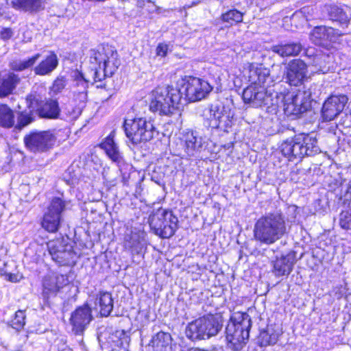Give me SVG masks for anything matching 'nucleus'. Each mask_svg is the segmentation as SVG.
<instances>
[{
  "mask_svg": "<svg viewBox=\"0 0 351 351\" xmlns=\"http://www.w3.org/2000/svg\"><path fill=\"white\" fill-rule=\"evenodd\" d=\"M25 311L19 310L15 313L14 317L10 321V326L16 330H21L25 325Z\"/></svg>",
  "mask_w": 351,
  "mask_h": 351,
  "instance_id": "a19ab883",
  "label": "nucleus"
},
{
  "mask_svg": "<svg viewBox=\"0 0 351 351\" xmlns=\"http://www.w3.org/2000/svg\"><path fill=\"white\" fill-rule=\"evenodd\" d=\"M242 97L245 104L254 108L275 106L271 98V94H268V90L264 86L250 84L243 90Z\"/></svg>",
  "mask_w": 351,
  "mask_h": 351,
  "instance_id": "ddd939ff",
  "label": "nucleus"
},
{
  "mask_svg": "<svg viewBox=\"0 0 351 351\" xmlns=\"http://www.w3.org/2000/svg\"><path fill=\"white\" fill-rule=\"evenodd\" d=\"M248 78L251 84L264 86L266 90L273 83L269 69L261 64L251 63L248 69Z\"/></svg>",
  "mask_w": 351,
  "mask_h": 351,
  "instance_id": "a211bd4d",
  "label": "nucleus"
},
{
  "mask_svg": "<svg viewBox=\"0 0 351 351\" xmlns=\"http://www.w3.org/2000/svg\"><path fill=\"white\" fill-rule=\"evenodd\" d=\"M58 59L53 51L43 60L37 66L34 68V72L37 75H47L51 74L58 66Z\"/></svg>",
  "mask_w": 351,
  "mask_h": 351,
  "instance_id": "bb28decb",
  "label": "nucleus"
},
{
  "mask_svg": "<svg viewBox=\"0 0 351 351\" xmlns=\"http://www.w3.org/2000/svg\"><path fill=\"white\" fill-rule=\"evenodd\" d=\"M10 265L5 262H0V276L5 277L11 271Z\"/></svg>",
  "mask_w": 351,
  "mask_h": 351,
  "instance_id": "864d4df0",
  "label": "nucleus"
},
{
  "mask_svg": "<svg viewBox=\"0 0 351 351\" xmlns=\"http://www.w3.org/2000/svg\"><path fill=\"white\" fill-rule=\"evenodd\" d=\"M281 331L274 326H267V328L260 332L258 341L260 346L266 347L277 343Z\"/></svg>",
  "mask_w": 351,
  "mask_h": 351,
  "instance_id": "c756f323",
  "label": "nucleus"
},
{
  "mask_svg": "<svg viewBox=\"0 0 351 351\" xmlns=\"http://www.w3.org/2000/svg\"><path fill=\"white\" fill-rule=\"evenodd\" d=\"M56 347L58 351H73L62 339L58 341Z\"/></svg>",
  "mask_w": 351,
  "mask_h": 351,
  "instance_id": "6e6d98bb",
  "label": "nucleus"
},
{
  "mask_svg": "<svg viewBox=\"0 0 351 351\" xmlns=\"http://www.w3.org/2000/svg\"><path fill=\"white\" fill-rule=\"evenodd\" d=\"M10 5L16 10L36 14L45 9L44 0H12Z\"/></svg>",
  "mask_w": 351,
  "mask_h": 351,
  "instance_id": "b1692460",
  "label": "nucleus"
},
{
  "mask_svg": "<svg viewBox=\"0 0 351 351\" xmlns=\"http://www.w3.org/2000/svg\"><path fill=\"white\" fill-rule=\"evenodd\" d=\"M115 132L112 131L109 135L101 143L99 147L102 149L108 158L119 167L124 165V158L117 143L114 141Z\"/></svg>",
  "mask_w": 351,
  "mask_h": 351,
  "instance_id": "6ab92c4d",
  "label": "nucleus"
},
{
  "mask_svg": "<svg viewBox=\"0 0 351 351\" xmlns=\"http://www.w3.org/2000/svg\"><path fill=\"white\" fill-rule=\"evenodd\" d=\"M202 326L200 317L189 323L185 330L186 337L192 341L207 339Z\"/></svg>",
  "mask_w": 351,
  "mask_h": 351,
  "instance_id": "2f4dec72",
  "label": "nucleus"
},
{
  "mask_svg": "<svg viewBox=\"0 0 351 351\" xmlns=\"http://www.w3.org/2000/svg\"><path fill=\"white\" fill-rule=\"evenodd\" d=\"M152 180H154L156 183H159V181H160V180H158V179H155V178L153 175L152 176Z\"/></svg>",
  "mask_w": 351,
  "mask_h": 351,
  "instance_id": "13d9d810",
  "label": "nucleus"
},
{
  "mask_svg": "<svg viewBox=\"0 0 351 351\" xmlns=\"http://www.w3.org/2000/svg\"><path fill=\"white\" fill-rule=\"evenodd\" d=\"M123 127L127 138L135 145L150 141L158 134L153 121L145 117L125 119Z\"/></svg>",
  "mask_w": 351,
  "mask_h": 351,
  "instance_id": "423d86ee",
  "label": "nucleus"
},
{
  "mask_svg": "<svg viewBox=\"0 0 351 351\" xmlns=\"http://www.w3.org/2000/svg\"><path fill=\"white\" fill-rule=\"evenodd\" d=\"M309 95L306 93H298L291 95V97L285 99L284 110L287 115H294L300 117L304 112L311 109L312 105L309 104L308 100L306 99Z\"/></svg>",
  "mask_w": 351,
  "mask_h": 351,
  "instance_id": "2eb2a0df",
  "label": "nucleus"
},
{
  "mask_svg": "<svg viewBox=\"0 0 351 351\" xmlns=\"http://www.w3.org/2000/svg\"><path fill=\"white\" fill-rule=\"evenodd\" d=\"M14 35V32L11 28L3 27L0 32V38L3 41L10 40Z\"/></svg>",
  "mask_w": 351,
  "mask_h": 351,
  "instance_id": "8fccbe9b",
  "label": "nucleus"
},
{
  "mask_svg": "<svg viewBox=\"0 0 351 351\" xmlns=\"http://www.w3.org/2000/svg\"><path fill=\"white\" fill-rule=\"evenodd\" d=\"M252 327V320L247 313H235L226 327L227 347L239 351L246 345Z\"/></svg>",
  "mask_w": 351,
  "mask_h": 351,
  "instance_id": "20e7f679",
  "label": "nucleus"
},
{
  "mask_svg": "<svg viewBox=\"0 0 351 351\" xmlns=\"http://www.w3.org/2000/svg\"><path fill=\"white\" fill-rule=\"evenodd\" d=\"M116 334H117V335H119L120 337H121V336H125V331H124L123 330H117V331H116Z\"/></svg>",
  "mask_w": 351,
  "mask_h": 351,
  "instance_id": "4d7b16f0",
  "label": "nucleus"
},
{
  "mask_svg": "<svg viewBox=\"0 0 351 351\" xmlns=\"http://www.w3.org/2000/svg\"><path fill=\"white\" fill-rule=\"evenodd\" d=\"M348 97L344 95H331L324 103L322 115L326 121L333 120L344 109Z\"/></svg>",
  "mask_w": 351,
  "mask_h": 351,
  "instance_id": "f3484780",
  "label": "nucleus"
},
{
  "mask_svg": "<svg viewBox=\"0 0 351 351\" xmlns=\"http://www.w3.org/2000/svg\"><path fill=\"white\" fill-rule=\"evenodd\" d=\"M287 233L285 217L280 211L268 213L255 223L254 237L262 244L271 245Z\"/></svg>",
  "mask_w": 351,
  "mask_h": 351,
  "instance_id": "f03ea898",
  "label": "nucleus"
},
{
  "mask_svg": "<svg viewBox=\"0 0 351 351\" xmlns=\"http://www.w3.org/2000/svg\"><path fill=\"white\" fill-rule=\"evenodd\" d=\"M184 152L189 156L199 153L206 143L205 138L199 136L197 131H189L184 135Z\"/></svg>",
  "mask_w": 351,
  "mask_h": 351,
  "instance_id": "412c9836",
  "label": "nucleus"
},
{
  "mask_svg": "<svg viewBox=\"0 0 351 351\" xmlns=\"http://www.w3.org/2000/svg\"><path fill=\"white\" fill-rule=\"evenodd\" d=\"M343 204H347L351 202V183H349L346 186L345 191L342 192L340 197Z\"/></svg>",
  "mask_w": 351,
  "mask_h": 351,
  "instance_id": "3c124183",
  "label": "nucleus"
},
{
  "mask_svg": "<svg viewBox=\"0 0 351 351\" xmlns=\"http://www.w3.org/2000/svg\"><path fill=\"white\" fill-rule=\"evenodd\" d=\"M295 262L293 253H289L276 258L274 262V273L276 276H288L292 271Z\"/></svg>",
  "mask_w": 351,
  "mask_h": 351,
  "instance_id": "393cba45",
  "label": "nucleus"
},
{
  "mask_svg": "<svg viewBox=\"0 0 351 351\" xmlns=\"http://www.w3.org/2000/svg\"><path fill=\"white\" fill-rule=\"evenodd\" d=\"M66 202L60 197H53L50 202L42 221V226L49 232L58 231L65 210Z\"/></svg>",
  "mask_w": 351,
  "mask_h": 351,
  "instance_id": "9b49d317",
  "label": "nucleus"
},
{
  "mask_svg": "<svg viewBox=\"0 0 351 351\" xmlns=\"http://www.w3.org/2000/svg\"><path fill=\"white\" fill-rule=\"evenodd\" d=\"M66 84V78L64 76H59L54 80L51 86V90L54 93H59L65 88Z\"/></svg>",
  "mask_w": 351,
  "mask_h": 351,
  "instance_id": "09e8293b",
  "label": "nucleus"
},
{
  "mask_svg": "<svg viewBox=\"0 0 351 351\" xmlns=\"http://www.w3.org/2000/svg\"><path fill=\"white\" fill-rule=\"evenodd\" d=\"M303 49V46L298 42H289L273 45L271 47L272 52L279 55L281 57L296 56L300 54Z\"/></svg>",
  "mask_w": 351,
  "mask_h": 351,
  "instance_id": "a878e982",
  "label": "nucleus"
},
{
  "mask_svg": "<svg viewBox=\"0 0 351 351\" xmlns=\"http://www.w3.org/2000/svg\"><path fill=\"white\" fill-rule=\"evenodd\" d=\"M20 77L14 73L0 76V97L10 95L20 82Z\"/></svg>",
  "mask_w": 351,
  "mask_h": 351,
  "instance_id": "7c9ffc66",
  "label": "nucleus"
},
{
  "mask_svg": "<svg viewBox=\"0 0 351 351\" xmlns=\"http://www.w3.org/2000/svg\"><path fill=\"white\" fill-rule=\"evenodd\" d=\"M313 12V8L312 7L305 6L300 10L296 11L293 15V19L302 17L305 21H308L311 19Z\"/></svg>",
  "mask_w": 351,
  "mask_h": 351,
  "instance_id": "49530a36",
  "label": "nucleus"
},
{
  "mask_svg": "<svg viewBox=\"0 0 351 351\" xmlns=\"http://www.w3.org/2000/svg\"><path fill=\"white\" fill-rule=\"evenodd\" d=\"M40 57V53H36L27 60H14L10 62L9 66L10 69L15 71H23L25 69L31 68Z\"/></svg>",
  "mask_w": 351,
  "mask_h": 351,
  "instance_id": "c9c22d12",
  "label": "nucleus"
},
{
  "mask_svg": "<svg viewBox=\"0 0 351 351\" xmlns=\"http://www.w3.org/2000/svg\"><path fill=\"white\" fill-rule=\"evenodd\" d=\"M99 308L100 314L102 317L108 316L113 309V300L111 293L109 292H100L99 296L97 298Z\"/></svg>",
  "mask_w": 351,
  "mask_h": 351,
  "instance_id": "72a5a7b5",
  "label": "nucleus"
},
{
  "mask_svg": "<svg viewBox=\"0 0 351 351\" xmlns=\"http://www.w3.org/2000/svg\"><path fill=\"white\" fill-rule=\"evenodd\" d=\"M182 101V93L172 86H159L152 92L149 109L160 115L170 116L179 108Z\"/></svg>",
  "mask_w": 351,
  "mask_h": 351,
  "instance_id": "39448f33",
  "label": "nucleus"
},
{
  "mask_svg": "<svg viewBox=\"0 0 351 351\" xmlns=\"http://www.w3.org/2000/svg\"><path fill=\"white\" fill-rule=\"evenodd\" d=\"M137 6L144 9L147 13H158L160 8L151 0H138Z\"/></svg>",
  "mask_w": 351,
  "mask_h": 351,
  "instance_id": "79ce46f5",
  "label": "nucleus"
},
{
  "mask_svg": "<svg viewBox=\"0 0 351 351\" xmlns=\"http://www.w3.org/2000/svg\"><path fill=\"white\" fill-rule=\"evenodd\" d=\"M56 137L50 131L32 132L24 137L25 147L30 152H45L55 145Z\"/></svg>",
  "mask_w": 351,
  "mask_h": 351,
  "instance_id": "f8f14e48",
  "label": "nucleus"
},
{
  "mask_svg": "<svg viewBox=\"0 0 351 351\" xmlns=\"http://www.w3.org/2000/svg\"><path fill=\"white\" fill-rule=\"evenodd\" d=\"M226 107L218 104H211L209 108V127L213 128V122H218L222 114L225 112Z\"/></svg>",
  "mask_w": 351,
  "mask_h": 351,
  "instance_id": "ea45409f",
  "label": "nucleus"
},
{
  "mask_svg": "<svg viewBox=\"0 0 351 351\" xmlns=\"http://www.w3.org/2000/svg\"><path fill=\"white\" fill-rule=\"evenodd\" d=\"M244 13L232 8L221 14L219 19L226 23L228 27H231L243 22Z\"/></svg>",
  "mask_w": 351,
  "mask_h": 351,
  "instance_id": "f704fd0d",
  "label": "nucleus"
},
{
  "mask_svg": "<svg viewBox=\"0 0 351 351\" xmlns=\"http://www.w3.org/2000/svg\"><path fill=\"white\" fill-rule=\"evenodd\" d=\"M298 93H306V95H309L308 97L306 99L308 100L309 104L311 105L313 101H315L319 95V89H317V85L313 84L311 85L307 90L298 92Z\"/></svg>",
  "mask_w": 351,
  "mask_h": 351,
  "instance_id": "a18cd8bd",
  "label": "nucleus"
},
{
  "mask_svg": "<svg viewBox=\"0 0 351 351\" xmlns=\"http://www.w3.org/2000/svg\"><path fill=\"white\" fill-rule=\"evenodd\" d=\"M68 284V278L64 275L45 276L43 282V296L45 299L56 295L61 288Z\"/></svg>",
  "mask_w": 351,
  "mask_h": 351,
  "instance_id": "aec40b11",
  "label": "nucleus"
},
{
  "mask_svg": "<svg viewBox=\"0 0 351 351\" xmlns=\"http://www.w3.org/2000/svg\"><path fill=\"white\" fill-rule=\"evenodd\" d=\"M33 121V117L27 113H21L17 121L16 128L19 130H21L24 127L27 126Z\"/></svg>",
  "mask_w": 351,
  "mask_h": 351,
  "instance_id": "de8ad7c7",
  "label": "nucleus"
},
{
  "mask_svg": "<svg viewBox=\"0 0 351 351\" xmlns=\"http://www.w3.org/2000/svg\"><path fill=\"white\" fill-rule=\"evenodd\" d=\"M339 225L344 230H351V209L340 213Z\"/></svg>",
  "mask_w": 351,
  "mask_h": 351,
  "instance_id": "37998d69",
  "label": "nucleus"
},
{
  "mask_svg": "<svg viewBox=\"0 0 351 351\" xmlns=\"http://www.w3.org/2000/svg\"><path fill=\"white\" fill-rule=\"evenodd\" d=\"M124 246L132 254H140L143 252L144 243L137 233L127 234L124 239Z\"/></svg>",
  "mask_w": 351,
  "mask_h": 351,
  "instance_id": "473e14b6",
  "label": "nucleus"
},
{
  "mask_svg": "<svg viewBox=\"0 0 351 351\" xmlns=\"http://www.w3.org/2000/svg\"><path fill=\"white\" fill-rule=\"evenodd\" d=\"M92 319L91 308L87 304L78 307L72 313L70 318L72 331L75 335H83Z\"/></svg>",
  "mask_w": 351,
  "mask_h": 351,
  "instance_id": "dca6fc26",
  "label": "nucleus"
},
{
  "mask_svg": "<svg viewBox=\"0 0 351 351\" xmlns=\"http://www.w3.org/2000/svg\"><path fill=\"white\" fill-rule=\"evenodd\" d=\"M47 248L52 260L60 265H73L77 254L67 239L59 238L47 243Z\"/></svg>",
  "mask_w": 351,
  "mask_h": 351,
  "instance_id": "1a4fd4ad",
  "label": "nucleus"
},
{
  "mask_svg": "<svg viewBox=\"0 0 351 351\" xmlns=\"http://www.w3.org/2000/svg\"><path fill=\"white\" fill-rule=\"evenodd\" d=\"M282 154L289 160L314 156L321 152L315 133H299L280 145Z\"/></svg>",
  "mask_w": 351,
  "mask_h": 351,
  "instance_id": "7ed1b4c3",
  "label": "nucleus"
},
{
  "mask_svg": "<svg viewBox=\"0 0 351 351\" xmlns=\"http://www.w3.org/2000/svg\"><path fill=\"white\" fill-rule=\"evenodd\" d=\"M156 55L160 57H165L167 54L168 46L166 44L160 43L156 47Z\"/></svg>",
  "mask_w": 351,
  "mask_h": 351,
  "instance_id": "603ef678",
  "label": "nucleus"
},
{
  "mask_svg": "<svg viewBox=\"0 0 351 351\" xmlns=\"http://www.w3.org/2000/svg\"><path fill=\"white\" fill-rule=\"evenodd\" d=\"M328 12L331 20L338 22L341 25L347 26L351 19L350 8L348 6L339 7L332 5L329 6Z\"/></svg>",
  "mask_w": 351,
  "mask_h": 351,
  "instance_id": "c85d7f7f",
  "label": "nucleus"
},
{
  "mask_svg": "<svg viewBox=\"0 0 351 351\" xmlns=\"http://www.w3.org/2000/svg\"><path fill=\"white\" fill-rule=\"evenodd\" d=\"M178 219L172 211L160 208L149 217V223L156 234L162 238H170L178 228Z\"/></svg>",
  "mask_w": 351,
  "mask_h": 351,
  "instance_id": "0eeeda50",
  "label": "nucleus"
},
{
  "mask_svg": "<svg viewBox=\"0 0 351 351\" xmlns=\"http://www.w3.org/2000/svg\"><path fill=\"white\" fill-rule=\"evenodd\" d=\"M232 117L233 116L230 111L226 108L225 112L222 114L219 121L213 122V128L228 132V130L232 126Z\"/></svg>",
  "mask_w": 351,
  "mask_h": 351,
  "instance_id": "4c0bfd02",
  "label": "nucleus"
},
{
  "mask_svg": "<svg viewBox=\"0 0 351 351\" xmlns=\"http://www.w3.org/2000/svg\"><path fill=\"white\" fill-rule=\"evenodd\" d=\"M171 340L169 333L159 332L152 337L148 344V351H171Z\"/></svg>",
  "mask_w": 351,
  "mask_h": 351,
  "instance_id": "cd10ccee",
  "label": "nucleus"
},
{
  "mask_svg": "<svg viewBox=\"0 0 351 351\" xmlns=\"http://www.w3.org/2000/svg\"><path fill=\"white\" fill-rule=\"evenodd\" d=\"M120 64L118 53L110 45L101 46L90 50V66L87 71L82 73L75 70L72 77L77 90H87L89 83L101 82L97 87L111 90L108 83Z\"/></svg>",
  "mask_w": 351,
  "mask_h": 351,
  "instance_id": "f257e3e1",
  "label": "nucleus"
},
{
  "mask_svg": "<svg viewBox=\"0 0 351 351\" xmlns=\"http://www.w3.org/2000/svg\"><path fill=\"white\" fill-rule=\"evenodd\" d=\"M14 123V115L12 110L5 104H0V125L11 128Z\"/></svg>",
  "mask_w": 351,
  "mask_h": 351,
  "instance_id": "e433bc0d",
  "label": "nucleus"
},
{
  "mask_svg": "<svg viewBox=\"0 0 351 351\" xmlns=\"http://www.w3.org/2000/svg\"><path fill=\"white\" fill-rule=\"evenodd\" d=\"M200 319L207 339L217 335L222 328L223 318L220 315L209 314Z\"/></svg>",
  "mask_w": 351,
  "mask_h": 351,
  "instance_id": "5701e85b",
  "label": "nucleus"
},
{
  "mask_svg": "<svg viewBox=\"0 0 351 351\" xmlns=\"http://www.w3.org/2000/svg\"><path fill=\"white\" fill-rule=\"evenodd\" d=\"M82 110L83 108H82V107L71 101L63 107L62 114L65 116L66 119L72 121L79 117L82 112Z\"/></svg>",
  "mask_w": 351,
  "mask_h": 351,
  "instance_id": "58836bf2",
  "label": "nucleus"
},
{
  "mask_svg": "<svg viewBox=\"0 0 351 351\" xmlns=\"http://www.w3.org/2000/svg\"><path fill=\"white\" fill-rule=\"evenodd\" d=\"M29 108L36 110L40 117L57 119L60 114V108L57 100L49 99L43 101L40 95L36 92L31 93L26 97Z\"/></svg>",
  "mask_w": 351,
  "mask_h": 351,
  "instance_id": "9d476101",
  "label": "nucleus"
},
{
  "mask_svg": "<svg viewBox=\"0 0 351 351\" xmlns=\"http://www.w3.org/2000/svg\"><path fill=\"white\" fill-rule=\"evenodd\" d=\"M319 58L318 56H315L314 58L315 62H317L319 60Z\"/></svg>",
  "mask_w": 351,
  "mask_h": 351,
  "instance_id": "bf43d9fd",
  "label": "nucleus"
},
{
  "mask_svg": "<svg viewBox=\"0 0 351 351\" xmlns=\"http://www.w3.org/2000/svg\"><path fill=\"white\" fill-rule=\"evenodd\" d=\"M336 34V31L332 27L317 26L313 29L310 38L317 45H325L328 44V42L334 41Z\"/></svg>",
  "mask_w": 351,
  "mask_h": 351,
  "instance_id": "4be33fe9",
  "label": "nucleus"
},
{
  "mask_svg": "<svg viewBox=\"0 0 351 351\" xmlns=\"http://www.w3.org/2000/svg\"><path fill=\"white\" fill-rule=\"evenodd\" d=\"M182 100L195 102L206 98L213 90V86L206 80L195 77H186L180 88Z\"/></svg>",
  "mask_w": 351,
  "mask_h": 351,
  "instance_id": "6e6552de",
  "label": "nucleus"
},
{
  "mask_svg": "<svg viewBox=\"0 0 351 351\" xmlns=\"http://www.w3.org/2000/svg\"><path fill=\"white\" fill-rule=\"evenodd\" d=\"M73 93L74 98L72 101L84 108L87 100V90H75Z\"/></svg>",
  "mask_w": 351,
  "mask_h": 351,
  "instance_id": "c03bdc74",
  "label": "nucleus"
},
{
  "mask_svg": "<svg viewBox=\"0 0 351 351\" xmlns=\"http://www.w3.org/2000/svg\"><path fill=\"white\" fill-rule=\"evenodd\" d=\"M307 76V64L301 59L289 62L285 67L282 79L290 86L301 85Z\"/></svg>",
  "mask_w": 351,
  "mask_h": 351,
  "instance_id": "4468645a",
  "label": "nucleus"
},
{
  "mask_svg": "<svg viewBox=\"0 0 351 351\" xmlns=\"http://www.w3.org/2000/svg\"><path fill=\"white\" fill-rule=\"evenodd\" d=\"M22 276L19 275V274L12 273V271H10L5 277V279L8 281L12 282H19L21 279Z\"/></svg>",
  "mask_w": 351,
  "mask_h": 351,
  "instance_id": "5fc2aeb1",
  "label": "nucleus"
}]
</instances>
